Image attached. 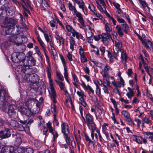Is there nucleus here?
I'll return each mask as SVG.
<instances>
[{
	"instance_id": "nucleus-16",
	"label": "nucleus",
	"mask_w": 153,
	"mask_h": 153,
	"mask_svg": "<svg viewBox=\"0 0 153 153\" xmlns=\"http://www.w3.org/2000/svg\"><path fill=\"white\" fill-rule=\"evenodd\" d=\"M61 130L62 133L67 135L69 133L68 126V124L65 122H62L61 125Z\"/></svg>"
},
{
	"instance_id": "nucleus-48",
	"label": "nucleus",
	"mask_w": 153,
	"mask_h": 153,
	"mask_svg": "<svg viewBox=\"0 0 153 153\" xmlns=\"http://www.w3.org/2000/svg\"><path fill=\"white\" fill-rule=\"evenodd\" d=\"M59 56L62 62V63L63 65L64 66V68H67L66 66V63L65 62V60L63 56L62 55L60 54L59 55Z\"/></svg>"
},
{
	"instance_id": "nucleus-44",
	"label": "nucleus",
	"mask_w": 153,
	"mask_h": 153,
	"mask_svg": "<svg viewBox=\"0 0 153 153\" xmlns=\"http://www.w3.org/2000/svg\"><path fill=\"white\" fill-rule=\"evenodd\" d=\"M76 93L79 97H80V98H83L84 97H86L84 92L82 91H77Z\"/></svg>"
},
{
	"instance_id": "nucleus-28",
	"label": "nucleus",
	"mask_w": 153,
	"mask_h": 153,
	"mask_svg": "<svg viewBox=\"0 0 153 153\" xmlns=\"http://www.w3.org/2000/svg\"><path fill=\"white\" fill-rule=\"evenodd\" d=\"M70 48L71 50L72 51L74 50V46L75 45V39L72 36H71L70 37Z\"/></svg>"
},
{
	"instance_id": "nucleus-34",
	"label": "nucleus",
	"mask_w": 153,
	"mask_h": 153,
	"mask_svg": "<svg viewBox=\"0 0 153 153\" xmlns=\"http://www.w3.org/2000/svg\"><path fill=\"white\" fill-rule=\"evenodd\" d=\"M107 78H104L103 77V87H110V82L109 81L106 80Z\"/></svg>"
},
{
	"instance_id": "nucleus-2",
	"label": "nucleus",
	"mask_w": 153,
	"mask_h": 153,
	"mask_svg": "<svg viewBox=\"0 0 153 153\" xmlns=\"http://www.w3.org/2000/svg\"><path fill=\"white\" fill-rule=\"evenodd\" d=\"M89 129L91 131V137L92 140H94L95 142L97 141L98 140V136L100 141L101 142L102 141V136L101 134L100 131L96 126L89 128Z\"/></svg>"
},
{
	"instance_id": "nucleus-26",
	"label": "nucleus",
	"mask_w": 153,
	"mask_h": 153,
	"mask_svg": "<svg viewBox=\"0 0 153 153\" xmlns=\"http://www.w3.org/2000/svg\"><path fill=\"white\" fill-rule=\"evenodd\" d=\"M133 140L138 143L142 144L143 138L141 137L134 135L132 137Z\"/></svg>"
},
{
	"instance_id": "nucleus-14",
	"label": "nucleus",
	"mask_w": 153,
	"mask_h": 153,
	"mask_svg": "<svg viewBox=\"0 0 153 153\" xmlns=\"http://www.w3.org/2000/svg\"><path fill=\"white\" fill-rule=\"evenodd\" d=\"M101 39H102V41L103 43L105 45L109 43L110 37V34L103 33L101 34Z\"/></svg>"
},
{
	"instance_id": "nucleus-20",
	"label": "nucleus",
	"mask_w": 153,
	"mask_h": 153,
	"mask_svg": "<svg viewBox=\"0 0 153 153\" xmlns=\"http://www.w3.org/2000/svg\"><path fill=\"white\" fill-rule=\"evenodd\" d=\"M121 53V62L123 64H125L126 62L127 57L126 51L123 50L120 51Z\"/></svg>"
},
{
	"instance_id": "nucleus-55",
	"label": "nucleus",
	"mask_w": 153,
	"mask_h": 153,
	"mask_svg": "<svg viewBox=\"0 0 153 153\" xmlns=\"http://www.w3.org/2000/svg\"><path fill=\"white\" fill-rule=\"evenodd\" d=\"M45 39L47 42H48L51 39V37L50 36H49L47 34L44 33V34Z\"/></svg>"
},
{
	"instance_id": "nucleus-57",
	"label": "nucleus",
	"mask_w": 153,
	"mask_h": 153,
	"mask_svg": "<svg viewBox=\"0 0 153 153\" xmlns=\"http://www.w3.org/2000/svg\"><path fill=\"white\" fill-rule=\"evenodd\" d=\"M141 62H139V67L140 68L141 66V63L142 62V63L144 65V68L146 69V68H148V66L146 65L145 62V61H144V59L143 58H142L141 59Z\"/></svg>"
},
{
	"instance_id": "nucleus-19",
	"label": "nucleus",
	"mask_w": 153,
	"mask_h": 153,
	"mask_svg": "<svg viewBox=\"0 0 153 153\" xmlns=\"http://www.w3.org/2000/svg\"><path fill=\"white\" fill-rule=\"evenodd\" d=\"M78 4L79 8L82 9L84 13L85 14V3L82 0H73Z\"/></svg>"
},
{
	"instance_id": "nucleus-13",
	"label": "nucleus",
	"mask_w": 153,
	"mask_h": 153,
	"mask_svg": "<svg viewBox=\"0 0 153 153\" xmlns=\"http://www.w3.org/2000/svg\"><path fill=\"white\" fill-rule=\"evenodd\" d=\"M11 133L8 128H5L0 131V137L2 139L8 138L10 136Z\"/></svg>"
},
{
	"instance_id": "nucleus-64",
	"label": "nucleus",
	"mask_w": 153,
	"mask_h": 153,
	"mask_svg": "<svg viewBox=\"0 0 153 153\" xmlns=\"http://www.w3.org/2000/svg\"><path fill=\"white\" fill-rule=\"evenodd\" d=\"M64 135L67 143L68 144L70 143V138L68 136V134H67V135L64 134Z\"/></svg>"
},
{
	"instance_id": "nucleus-11",
	"label": "nucleus",
	"mask_w": 153,
	"mask_h": 153,
	"mask_svg": "<svg viewBox=\"0 0 153 153\" xmlns=\"http://www.w3.org/2000/svg\"><path fill=\"white\" fill-rule=\"evenodd\" d=\"M97 7L101 13H106V5L103 0L96 1Z\"/></svg>"
},
{
	"instance_id": "nucleus-51",
	"label": "nucleus",
	"mask_w": 153,
	"mask_h": 153,
	"mask_svg": "<svg viewBox=\"0 0 153 153\" xmlns=\"http://www.w3.org/2000/svg\"><path fill=\"white\" fill-rule=\"evenodd\" d=\"M56 76L58 77L59 79L61 81H62L64 80V78L63 76L58 71L56 72Z\"/></svg>"
},
{
	"instance_id": "nucleus-32",
	"label": "nucleus",
	"mask_w": 153,
	"mask_h": 153,
	"mask_svg": "<svg viewBox=\"0 0 153 153\" xmlns=\"http://www.w3.org/2000/svg\"><path fill=\"white\" fill-rule=\"evenodd\" d=\"M59 19L57 18L54 19L50 22V24L52 27L56 26Z\"/></svg>"
},
{
	"instance_id": "nucleus-10",
	"label": "nucleus",
	"mask_w": 153,
	"mask_h": 153,
	"mask_svg": "<svg viewBox=\"0 0 153 153\" xmlns=\"http://www.w3.org/2000/svg\"><path fill=\"white\" fill-rule=\"evenodd\" d=\"M8 114L11 118H15L16 115H17L16 113V107L14 105L9 104L8 103Z\"/></svg>"
},
{
	"instance_id": "nucleus-46",
	"label": "nucleus",
	"mask_w": 153,
	"mask_h": 153,
	"mask_svg": "<svg viewBox=\"0 0 153 153\" xmlns=\"http://www.w3.org/2000/svg\"><path fill=\"white\" fill-rule=\"evenodd\" d=\"M55 81H56V83H57L58 84V85H59L60 87V89L62 90H63L64 89H65V85L62 82H60L59 81L57 80H55Z\"/></svg>"
},
{
	"instance_id": "nucleus-40",
	"label": "nucleus",
	"mask_w": 153,
	"mask_h": 153,
	"mask_svg": "<svg viewBox=\"0 0 153 153\" xmlns=\"http://www.w3.org/2000/svg\"><path fill=\"white\" fill-rule=\"evenodd\" d=\"M93 62L99 68H102L104 65V64L99 62L98 61L96 60H94L91 61Z\"/></svg>"
},
{
	"instance_id": "nucleus-22",
	"label": "nucleus",
	"mask_w": 153,
	"mask_h": 153,
	"mask_svg": "<svg viewBox=\"0 0 153 153\" xmlns=\"http://www.w3.org/2000/svg\"><path fill=\"white\" fill-rule=\"evenodd\" d=\"M71 33L72 34V37L74 38V37H76L78 39H82L83 38L82 35L81 33L77 32L75 30H73Z\"/></svg>"
},
{
	"instance_id": "nucleus-24",
	"label": "nucleus",
	"mask_w": 153,
	"mask_h": 153,
	"mask_svg": "<svg viewBox=\"0 0 153 153\" xmlns=\"http://www.w3.org/2000/svg\"><path fill=\"white\" fill-rule=\"evenodd\" d=\"M105 29L107 34H110L112 30L111 25L109 23H106L105 25Z\"/></svg>"
},
{
	"instance_id": "nucleus-7",
	"label": "nucleus",
	"mask_w": 153,
	"mask_h": 153,
	"mask_svg": "<svg viewBox=\"0 0 153 153\" xmlns=\"http://www.w3.org/2000/svg\"><path fill=\"white\" fill-rule=\"evenodd\" d=\"M85 121L89 129L96 126L94 122L93 116L89 113L86 114L85 119Z\"/></svg>"
},
{
	"instance_id": "nucleus-45",
	"label": "nucleus",
	"mask_w": 153,
	"mask_h": 153,
	"mask_svg": "<svg viewBox=\"0 0 153 153\" xmlns=\"http://www.w3.org/2000/svg\"><path fill=\"white\" fill-rule=\"evenodd\" d=\"M80 103L84 107H86L87 104L85 100L84 99V98H80L79 99Z\"/></svg>"
},
{
	"instance_id": "nucleus-60",
	"label": "nucleus",
	"mask_w": 153,
	"mask_h": 153,
	"mask_svg": "<svg viewBox=\"0 0 153 153\" xmlns=\"http://www.w3.org/2000/svg\"><path fill=\"white\" fill-rule=\"evenodd\" d=\"M24 15L26 17H27L28 16V13L29 14H30V10L27 9H25V10H24Z\"/></svg>"
},
{
	"instance_id": "nucleus-21",
	"label": "nucleus",
	"mask_w": 153,
	"mask_h": 153,
	"mask_svg": "<svg viewBox=\"0 0 153 153\" xmlns=\"http://www.w3.org/2000/svg\"><path fill=\"white\" fill-rule=\"evenodd\" d=\"M49 94L53 102L56 103V95L54 89L50 90Z\"/></svg>"
},
{
	"instance_id": "nucleus-37",
	"label": "nucleus",
	"mask_w": 153,
	"mask_h": 153,
	"mask_svg": "<svg viewBox=\"0 0 153 153\" xmlns=\"http://www.w3.org/2000/svg\"><path fill=\"white\" fill-rule=\"evenodd\" d=\"M37 40L38 42H39L40 45L42 48L43 50L45 51V48L44 46V43L42 40L41 38L39 37V36H38L37 37Z\"/></svg>"
},
{
	"instance_id": "nucleus-38",
	"label": "nucleus",
	"mask_w": 153,
	"mask_h": 153,
	"mask_svg": "<svg viewBox=\"0 0 153 153\" xmlns=\"http://www.w3.org/2000/svg\"><path fill=\"white\" fill-rule=\"evenodd\" d=\"M122 29L126 33H128V26L126 24H122L121 25Z\"/></svg>"
},
{
	"instance_id": "nucleus-61",
	"label": "nucleus",
	"mask_w": 153,
	"mask_h": 153,
	"mask_svg": "<svg viewBox=\"0 0 153 153\" xmlns=\"http://www.w3.org/2000/svg\"><path fill=\"white\" fill-rule=\"evenodd\" d=\"M134 121L135 123H136L137 128H139L140 125L141 123V120L139 119H135L134 120Z\"/></svg>"
},
{
	"instance_id": "nucleus-59",
	"label": "nucleus",
	"mask_w": 153,
	"mask_h": 153,
	"mask_svg": "<svg viewBox=\"0 0 153 153\" xmlns=\"http://www.w3.org/2000/svg\"><path fill=\"white\" fill-rule=\"evenodd\" d=\"M88 88L87 90H88L89 91L88 92V94H91L92 95L94 94V91L91 87L89 85H88Z\"/></svg>"
},
{
	"instance_id": "nucleus-18",
	"label": "nucleus",
	"mask_w": 153,
	"mask_h": 153,
	"mask_svg": "<svg viewBox=\"0 0 153 153\" xmlns=\"http://www.w3.org/2000/svg\"><path fill=\"white\" fill-rule=\"evenodd\" d=\"M22 65H19L16 68V71L19 74H24L25 73L26 68L24 66V64H22Z\"/></svg>"
},
{
	"instance_id": "nucleus-4",
	"label": "nucleus",
	"mask_w": 153,
	"mask_h": 153,
	"mask_svg": "<svg viewBox=\"0 0 153 153\" xmlns=\"http://www.w3.org/2000/svg\"><path fill=\"white\" fill-rule=\"evenodd\" d=\"M23 148H18L14 149L13 146H6L3 147L1 153H23Z\"/></svg>"
},
{
	"instance_id": "nucleus-56",
	"label": "nucleus",
	"mask_w": 153,
	"mask_h": 153,
	"mask_svg": "<svg viewBox=\"0 0 153 153\" xmlns=\"http://www.w3.org/2000/svg\"><path fill=\"white\" fill-rule=\"evenodd\" d=\"M8 8H9L8 4H7V5H2L0 7V10H4L5 11H6L7 10Z\"/></svg>"
},
{
	"instance_id": "nucleus-53",
	"label": "nucleus",
	"mask_w": 153,
	"mask_h": 153,
	"mask_svg": "<svg viewBox=\"0 0 153 153\" xmlns=\"http://www.w3.org/2000/svg\"><path fill=\"white\" fill-rule=\"evenodd\" d=\"M46 125L47 127V128L49 129V132H52V131L53 129L51 126V123L50 122H49L47 123Z\"/></svg>"
},
{
	"instance_id": "nucleus-23",
	"label": "nucleus",
	"mask_w": 153,
	"mask_h": 153,
	"mask_svg": "<svg viewBox=\"0 0 153 153\" xmlns=\"http://www.w3.org/2000/svg\"><path fill=\"white\" fill-rule=\"evenodd\" d=\"M55 103L53 102L51 105V111L53 114V116H56L57 110L55 105Z\"/></svg>"
},
{
	"instance_id": "nucleus-47",
	"label": "nucleus",
	"mask_w": 153,
	"mask_h": 153,
	"mask_svg": "<svg viewBox=\"0 0 153 153\" xmlns=\"http://www.w3.org/2000/svg\"><path fill=\"white\" fill-rule=\"evenodd\" d=\"M64 76L66 80L67 81V82H69V81L68 79V75L67 72V68H64Z\"/></svg>"
},
{
	"instance_id": "nucleus-1",
	"label": "nucleus",
	"mask_w": 153,
	"mask_h": 153,
	"mask_svg": "<svg viewBox=\"0 0 153 153\" xmlns=\"http://www.w3.org/2000/svg\"><path fill=\"white\" fill-rule=\"evenodd\" d=\"M25 56L22 52H14L11 55V59L12 61L15 63H19L22 62L24 63L25 60Z\"/></svg>"
},
{
	"instance_id": "nucleus-50",
	"label": "nucleus",
	"mask_w": 153,
	"mask_h": 153,
	"mask_svg": "<svg viewBox=\"0 0 153 153\" xmlns=\"http://www.w3.org/2000/svg\"><path fill=\"white\" fill-rule=\"evenodd\" d=\"M35 145L37 148H40L42 146V143L40 141L36 140L35 142Z\"/></svg>"
},
{
	"instance_id": "nucleus-62",
	"label": "nucleus",
	"mask_w": 153,
	"mask_h": 153,
	"mask_svg": "<svg viewBox=\"0 0 153 153\" xmlns=\"http://www.w3.org/2000/svg\"><path fill=\"white\" fill-rule=\"evenodd\" d=\"M87 27L89 29V30H94V25L93 23L91 22L90 23V25H87Z\"/></svg>"
},
{
	"instance_id": "nucleus-41",
	"label": "nucleus",
	"mask_w": 153,
	"mask_h": 153,
	"mask_svg": "<svg viewBox=\"0 0 153 153\" xmlns=\"http://www.w3.org/2000/svg\"><path fill=\"white\" fill-rule=\"evenodd\" d=\"M145 135L147 139H151L153 137V132H145Z\"/></svg>"
},
{
	"instance_id": "nucleus-6",
	"label": "nucleus",
	"mask_w": 153,
	"mask_h": 153,
	"mask_svg": "<svg viewBox=\"0 0 153 153\" xmlns=\"http://www.w3.org/2000/svg\"><path fill=\"white\" fill-rule=\"evenodd\" d=\"M104 68L100 72L102 77L104 78H109V73L113 72L112 68L108 64H106L103 66Z\"/></svg>"
},
{
	"instance_id": "nucleus-30",
	"label": "nucleus",
	"mask_w": 153,
	"mask_h": 153,
	"mask_svg": "<svg viewBox=\"0 0 153 153\" xmlns=\"http://www.w3.org/2000/svg\"><path fill=\"white\" fill-rule=\"evenodd\" d=\"M128 92L126 94V96L128 98H131L132 97H133L134 94V91L130 87H128Z\"/></svg>"
},
{
	"instance_id": "nucleus-33",
	"label": "nucleus",
	"mask_w": 153,
	"mask_h": 153,
	"mask_svg": "<svg viewBox=\"0 0 153 153\" xmlns=\"http://www.w3.org/2000/svg\"><path fill=\"white\" fill-rule=\"evenodd\" d=\"M117 32L119 36L121 37H123V33L121 27L119 25H117L116 27Z\"/></svg>"
},
{
	"instance_id": "nucleus-35",
	"label": "nucleus",
	"mask_w": 153,
	"mask_h": 153,
	"mask_svg": "<svg viewBox=\"0 0 153 153\" xmlns=\"http://www.w3.org/2000/svg\"><path fill=\"white\" fill-rule=\"evenodd\" d=\"M68 6L69 10L70 11H74V13L77 11L76 7L70 2H69L68 3Z\"/></svg>"
},
{
	"instance_id": "nucleus-5",
	"label": "nucleus",
	"mask_w": 153,
	"mask_h": 153,
	"mask_svg": "<svg viewBox=\"0 0 153 153\" xmlns=\"http://www.w3.org/2000/svg\"><path fill=\"white\" fill-rule=\"evenodd\" d=\"M25 79L28 82L36 83L39 81V77L36 74H27L25 75Z\"/></svg>"
},
{
	"instance_id": "nucleus-31",
	"label": "nucleus",
	"mask_w": 153,
	"mask_h": 153,
	"mask_svg": "<svg viewBox=\"0 0 153 153\" xmlns=\"http://www.w3.org/2000/svg\"><path fill=\"white\" fill-rule=\"evenodd\" d=\"M52 131V132H50L53 135V137L52 140V142H55L56 140V139L58 137L59 134L55 130H54L53 129Z\"/></svg>"
},
{
	"instance_id": "nucleus-12",
	"label": "nucleus",
	"mask_w": 153,
	"mask_h": 153,
	"mask_svg": "<svg viewBox=\"0 0 153 153\" xmlns=\"http://www.w3.org/2000/svg\"><path fill=\"white\" fill-rule=\"evenodd\" d=\"M19 110L22 114H25L27 116H29L31 115V109L29 108H25L23 106H20L19 107Z\"/></svg>"
},
{
	"instance_id": "nucleus-63",
	"label": "nucleus",
	"mask_w": 153,
	"mask_h": 153,
	"mask_svg": "<svg viewBox=\"0 0 153 153\" xmlns=\"http://www.w3.org/2000/svg\"><path fill=\"white\" fill-rule=\"evenodd\" d=\"M116 18L118 22L120 23H122L126 22L125 20L121 18V16L116 17Z\"/></svg>"
},
{
	"instance_id": "nucleus-9",
	"label": "nucleus",
	"mask_w": 153,
	"mask_h": 153,
	"mask_svg": "<svg viewBox=\"0 0 153 153\" xmlns=\"http://www.w3.org/2000/svg\"><path fill=\"white\" fill-rule=\"evenodd\" d=\"M46 59L47 60V61L48 64V66L47 67L46 71L48 74V77L49 79L50 85L51 87L50 90L54 89L53 87L54 83L53 82V80L51 79V68L50 63L49 61V58L48 56L46 57Z\"/></svg>"
},
{
	"instance_id": "nucleus-39",
	"label": "nucleus",
	"mask_w": 153,
	"mask_h": 153,
	"mask_svg": "<svg viewBox=\"0 0 153 153\" xmlns=\"http://www.w3.org/2000/svg\"><path fill=\"white\" fill-rule=\"evenodd\" d=\"M15 128L19 131H23L25 130V128L21 124H19L18 123Z\"/></svg>"
},
{
	"instance_id": "nucleus-52",
	"label": "nucleus",
	"mask_w": 153,
	"mask_h": 153,
	"mask_svg": "<svg viewBox=\"0 0 153 153\" xmlns=\"http://www.w3.org/2000/svg\"><path fill=\"white\" fill-rule=\"evenodd\" d=\"M65 27L67 31L68 32H71V33H72V32L73 30H74L71 26L69 25H66Z\"/></svg>"
},
{
	"instance_id": "nucleus-25",
	"label": "nucleus",
	"mask_w": 153,
	"mask_h": 153,
	"mask_svg": "<svg viewBox=\"0 0 153 153\" xmlns=\"http://www.w3.org/2000/svg\"><path fill=\"white\" fill-rule=\"evenodd\" d=\"M56 39L57 42L60 45L61 44L64 45V40L62 35H56Z\"/></svg>"
},
{
	"instance_id": "nucleus-43",
	"label": "nucleus",
	"mask_w": 153,
	"mask_h": 153,
	"mask_svg": "<svg viewBox=\"0 0 153 153\" xmlns=\"http://www.w3.org/2000/svg\"><path fill=\"white\" fill-rule=\"evenodd\" d=\"M15 28V25H14L12 24V25H10L8 28L7 30L9 31V32L7 33V30H6V33L7 34H9V33H10L12 31H13L14 30Z\"/></svg>"
},
{
	"instance_id": "nucleus-3",
	"label": "nucleus",
	"mask_w": 153,
	"mask_h": 153,
	"mask_svg": "<svg viewBox=\"0 0 153 153\" xmlns=\"http://www.w3.org/2000/svg\"><path fill=\"white\" fill-rule=\"evenodd\" d=\"M8 96L7 91L2 90L0 93V108L6 109L8 102L6 101V98Z\"/></svg>"
},
{
	"instance_id": "nucleus-49",
	"label": "nucleus",
	"mask_w": 153,
	"mask_h": 153,
	"mask_svg": "<svg viewBox=\"0 0 153 153\" xmlns=\"http://www.w3.org/2000/svg\"><path fill=\"white\" fill-rule=\"evenodd\" d=\"M17 124V122L14 120H11L10 122V124L14 128H15Z\"/></svg>"
},
{
	"instance_id": "nucleus-42",
	"label": "nucleus",
	"mask_w": 153,
	"mask_h": 153,
	"mask_svg": "<svg viewBox=\"0 0 153 153\" xmlns=\"http://www.w3.org/2000/svg\"><path fill=\"white\" fill-rule=\"evenodd\" d=\"M86 36L87 38L91 37L93 35V33L92 30H87L85 32Z\"/></svg>"
},
{
	"instance_id": "nucleus-8",
	"label": "nucleus",
	"mask_w": 153,
	"mask_h": 153,
	"mask_svg": "<svg viewBox=\"0 0 153 153\" xmlns=\"http://www.w3.org/2000/svg\"><path fill=\"white\" fill-rule=\"evenodd\" d=\"M112 41L114 44L113 49L115 53H118L121 50H123L121 49L123 45L120 41L116 39L114 40H112Z\"/></svg>"
},
{
	"instance_id": "nucleus-54",
	"label": "nucleus",
	"mask_w": 153,
	"mask_h": 153,
	"mask_svg": "<svg viewBox=\"0 0 153 153\" xmlns=\"http://www.w3.org/2000/svg\"><path fill=\"white\" fill-rule=\"evenodd\" d=\"M144 122L148 124H151V121L148 118L145 117L143 119Z\"/></svg>"
},
{
	"instance_id": "nucleus-29",
	"label": "nucleus",
	"mask_w": 153,
	"mask_h": 153,
	"mask_svg": "<svg viewBox=\"0 0 153 153\" xmlns=\"http://www.w3.org/2000/svg\"><path fill=\"white\" fill-rule=\"evenodd\" d=\"M140 4L143 8L147 7L149 10H150V8L149 7V4L145 0H138Z\"/></svg>"
},
{
	"instance_id": "nucleus-36",
	"label": "nucleus",
	"mask_w": 153,
	"mask_h": 153,
	"mask_svg": "<svg viewBox=\"0 0 153 153\" xmlns=\"http://www.w3.org/2000/svg\"><path fill=\"white\" fill-rule=\"evenodd\" d=\"M111 83L115 87H121L122 85V84H121L119 81H117L116 82L115 81V80H114L111 82Z\"/></svg>"
},
{
	"instance_id": "nucleus-17",
	"label": "nucleus",
	"mask_w": 153,
	"mask_h": 153,
	"mask_svg": "<svg viewBox=\"0 0 153 153\" xmlns=\"http://www.w3.org/2000/svg\"><path fill=\"white\" fill-rule=\"evenodd\" d=\"M121 113L125 117V120L127 122L129 123H130L131 122H132L130 114L126 110H123L122 111Z\"/></svg>"
},
{
	"instance_id": "nucleus-58",
	"label": "nucleus",
	"mask_w": 153,
	"mask_h": 153,
	"mask_svg": "<svg viewBox=\"0 0 153 153\" xmlns=\"http://www.w3.org/2000/svg\"><path fill=\"white\" fill-rule=\"evenodd\" d=\"M93 14L95 16L99 18L100 19H102V16L100 14L98 13L96 11H94L93 12Z\"/></svg>"
},
{
	"instance_id": "nucleus-15",
	"label": "nucleus",
	"mask_w": 153,
	"mask_h": 153,
	"mask_svg": "<svg viewBox=\"0 0 153 153\" xmlns=\"http://www.w3.org/2000/svg\"><path fill=\"white\" fill-rule=\"evenodd\" d=\"M74 15L76 16L78 18V20L80 23L82 27H83L85 26V22L83 18V16L82 14L77 11L74 13Z\"/></svg>"
},
{
	"instance_id": "nucleus-27",
	"label": "nucleus",
	"mask_w": 153,
	"mask_h": 153,
	"mask_svg": "<svg viewBox=\"0 0 153 153\" xmlns=\"http://www.w3.org/2000/svg\"><path fill=\"white\" fill-rule=\"evenodd\" d=\"M143 44L147 48H150L152 47V43L149 40L144 39Z\"/></svg>"
}]
</instances>
